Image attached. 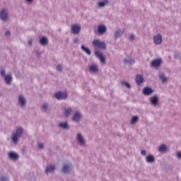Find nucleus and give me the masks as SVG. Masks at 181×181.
<instances>
[{
    "mask_svg": "<svg viewBox=\"0 0 181 181\" xmlns=\"http://www.w3.org/2000/svg\"><path fill=\"white\" fill-rule=\"evenodd\" d=\"M143 94L144 95H152V94H153V89L148 86L144 87L143 89Z\"/></svg>",
    "mask_w": 181,
    "mask_h": 181,
    "instance_id": "12",
    "label": "nucleus"
},
{
    "mask_svg": "<svg viewBox=\"0 0 181 181\" xmlns=\"http://www.w3.org/2000/svg\"><path fill=\"white\" fill-rule=\"evenodd\" d=\"M177 158H178L179 159H181V152L180 151H178L177 153Z\"/></svg>",
    "mask_w": 181,
    "mask_h": 181,
    "instance_id": "42",
    "label": "nucleus"
},
{
    "mask_svg": "<svg viewBox=\"0 0 181 181\" xmlns=\"http://www.w3.org/2000/svg\"><path fill=\"white\" fill-rule=\"evenodd\" d=\"M159 78L161 80L162 83H168V77L163 74H160Z\"/></svg>",
    "mask_w": 181,
    "mask_h": 181,
    "instance_id": "31",
    "label": "nucleus"
},
{
    "mask_svg": "<svg viewBox=\"0 0 181 181\" xmlns=\"http://www.w3.org/2000/svg\"><path fill=\"white\" fill-rule=\"evenodd\" d=\"M54 170H56V166L50 165L46 168L45 173L47 174V173H53V172H54Z\"/></svg>",
    "mask_w": 181,
    "mask_h": 181,
    "instance_id": "21",
    "label": "nucleus"
},
{
    "mask_svg": "<svg viewBox=\"0 0 181 181\" xmlns=\"http://www.w3.org/2000/svg\"><path fill=\"white\" fill-rule=\"evenodd\" d=\"M18 103L22 108H25V107H26L27 102L26 99H25V97H23V95H20L18 97Z\"/></svg>",
    "mask_w": 181,
    "mask_h": 181,
    "instance_id": "14",
    "label": "nucleus"
},
{
    "mask_svg": "<svg viewBox=\"0 0 181 181\" xmlns=\"http://www.w3.org/2000/svg\"><path fill=\"white\" fill-rule=\"evenodd\" d=\"M149 101L151 105H153V107H157V105H159V97H158L156 95L151 96L149 98Z\"/></svg>",
    "mask_w": 181,
    "mask_h": 181,
    "instance_id": "7",
    "label": "nucleus"
},
{
    "mask_svg": "<svg viewBox=\"0 0 181 181\" xmlns=\"http://www.w3.org/2000/svg\"><path fill=\"white\" fill-rule=\"evenodd\" d=\"M26 4H29L30 5L33 4L35 0H25Z\"/></svg>",
    "mask_w": 181,
    "mask_h": 181,
    "instance_id": "38",
    "label": "nucleus"
},
{
    "mask_svg": "<svg viewBox=\"0 0 181 181\" xmlns=\"http://www.w3.org/2000/svg\"><path fill=\"white\" fill-rule=\"evenodd\" d=\"M110 4V1L108 0H102L98 2V6L99 8H104L105 6H107Z\"/></svg>",
    "mask_w": 181,
    "mask_h": 181,
    "instance_id": "18",
    "label": "nucleus"
},
{
    "mask_svg": "<svg viewBox=\"0 0 181 181\" xmlns=\"http://www.w3.org/2000/svg\"><path fill=\"white\" fill-rule=\"evenodd\" d=\"M141 155H142L143 156H146V151L142 150L141 151Z\"/></svg>",
    "mask_w": 181,
    "mask_h": 181,
    "instance_id": "40",
    "label": "nucleus"
},
{
    "mask_svg": "<svg viewBox=\"0 0 181 181\" xmlns=\"http://www.w3.org/2000/svg\"><path fill=\"white\" fill-rule=\"evenodd\" d=\"M92 45L93 47H98V49H102L103 50L107 49V44H105V42H101L100 40H94Z\"/></svg>",
    "mask_w": 181,
    "mask_h": 181,
    "instance_id": "3",
    "label": "nucleus"
},
{
    "mask_svg": "<svg viewBox=\"0 0 181 181\" xmlns=\"http://www.w3.org/2000/svg\"><path fill=\"white\" fill-rule=\"evenodd\" d=\"M5 36L6 37H11V31L8 30L5 33Z\"/></svg>",
    "mask_w": 181,
    "mask_h": 181,
    "instance_id": "37",
    "label": "nucleus"
},
{
    "mask_svg": "<svg viewBox=\"0 0 181 181\" xmlns=\"http://www.w3.org/2000/svg\"><path fill=\"white\" fill-rule=\"evenodd\" d=\"M168 151V146H166V145L165 144H162L158 148V152H160L161 153H166Z\"/></svg>",
    "mask_w": 181,
    "mask_h": 181,
    "instance_id": "23",
    "label": "nucleus"
},
{
    "mask_svg": "<svg viewBox=\"0 0 181 181\" xmlns=\"http://www.w3.org/2000/svg\"><path fill=\"white\" fill-rule=\"evenodd\" d=\"M138 121H139V116H134L131 120L132 125H135Z\"/></svg>",
    "mask_w": 181,
    "mask_h": 181,
    "instance_id": "30",
    "label": "nucleus"
},
{
    "mask_svg": "<svg viewBox=\"0 0 181 181\" xmlns=\"http://www.w3.org/2000/svg\"><path fill=\"white\" fill-rule=\"evenodd\" d=\"M71 170H73V164H71V163L66 162L63 163L62 168L61 169V172H62V173L69 175Z\"/></svg>",
    "mask_w": 181,
    "mask_h": 181,
    "instance_id": "2",
    "label": "nucleus"
},
{
    "mask_svg": "<svg viewBox=\"0 0 181 181\" xmlns=\"http://www.w3.org/2000/svg\"><path fill=\"white\" fill-rule=\"evenodd\" d=\"M174 57L175 59H177V57H179V54H175Z\"/></svg>",
    "mask_w": 181,
    "mask_h": 181,
    "instance_id": "44",
    "label": "nucleus"
},
{
    "mask_svg": "<svg viewBox=\"0 0 181 181\" xmlns=\"http://www.w3.org/2000/svg\"><path fill=\"white\" fill-rule=\"evenodd\" d=\"M59 127L62 128V129H70V126L69 125V123L67 122H60L59 124Z\"/></svg>",
    "mask_w": 181,
    "mask_h": 181,
    "instance_id": "22",
    "label": "nucleus"
},
{
    "mask_svg": "<svg viewBox=\"0 0 181 181\" xmlns=\"http://www.w3.org/2000/svg\"><path fill=\"white\" fill-rule=\"evenodd\" d=\"M1 95H2V94H1V93H0V97H1Z\"/></svg>",
    "mask_w": 181,
    "mask_h": 181,
    "instance_id": "46",
    "label": "nucleus"
},
{
    "mask_svg": "<svg viewBox=\"0 0 181 181\" xmlns=\"http://www.w3.org/2000/svg\"><path fill=\"white\" fill-rule=\"evenodd\" d=\"M55 98L57 100H66V98H67V93L64 92H57L55 93Z\"/></svg>",
    "mask_w": 181,
    "mask_h": 181,
    "instance_id": "9",
    "label": "nucleus"
},
{
    "mask_svg": "<svg viewBox=\"0 0 181 181\" xmlns=\"http://www.w3.org/2000/svg\"><path fill=\"white\" fill-rule=\"evenodd\" d=\"M122 86H125V87H127V88H131V84L128 83L126 81H123L121 83Z\"/></svg>",
    "mask_w": 181,
    "mask_h": 181,
    "instance_id": "35",
    "label": "nucleus"
},
{
    "mask_svg": "<svg viewBox=\"0 0 181 181\" xmlns=\"http://www.w3.org/2000/svg\"><path fill=\"white\" fill-rule=\"evenodd\" d=\"M74 42L75 43H78V38H75V39H74Z\"/></svg>",
    "mask_w": 181,
    "mask_h": 181,
    "instance_id": "43",
    "label": "nucleus"
},
{
    "mask_svg": "<svg viewBox=\"0 0 181 181\" xmlns=\"http://www.w3.org/2000/svg\"><path fill=\"white\" fill-rule=\"evenodd\" d=\"M146 160L148 163H155V157L152 155H148L146 156Z\"/></svg>",
    "mask_w": 181,
    "mask_h": 181,
    "instance_id": "26",
    "label": "nucleus"
},
{
    "mask_svg": "<svg viewBox=\"0 0 181 181\" xmlns=\"http://www.w3.org/2000/svg\"><path fill=\"white\" fill-rule=\"evenodd\" d=\"M71 112H73V109L71 107L65 108L64 110V115H65V117H69V116H71Z\"/></svg>",
    "mask_w": 181,
    "mask_h": 181,
    "instance_id": "19",
    "label": "nucleus"
},
{
    "mask_svg": "<svg viewBox=\"0 0 181 181\" xmlns=\"http://www.w3.org/2000/svg\"><path fill=\"white\" fill-rule=\"evenodd\" d=\"M47 108H49V105H47V103L42 104V110H43V111L47 112Z\"/></svg>",
    "mask_w": 181,
    "mask_h": 181,
    "instance_id": "34",
    "label": "nucleus"
},
{
    "mask_svg": "<svg viewBox=\"0 0 181 181\" xmlns=\"http://www.w3.org/2000/svg\"><path fill=\"white\" fill-rule=\"evenodd\" d=\"M40 43L42 46H47V45H49V40L47 39V37H42L40 40Z\"/></svg>",
    "mask_w": 181,
    "mask_h": 181,
    "instance_id": "20",
    "label": "nucleus"
},
{
    "mask_svg": "<svg viewBox=\"0 0 181 181\" xmlns=\"http://www.w3.org/2000/svg\"><path fill=\"white\" fill-rule=\"evenodd\" d=\"M124 35V31L121 29H118L115 33V39H118V37H121Z\"/></svg>",
    "mask_w": 181,
    "mask_h": 181,
    "instance_id": "25",
    "label": "nucleus"
},
{
    "mask_svg": "<svg viewBox=\"0 0 181 181\" xmlns=\"http://www.w3.org/2000/svg\"><path fill=\"white\" fill-rule=\"evenodd\" d=\"M38 146H39L40 149H43L45 148V145H43V144H42V143H40L38 144Z\"/></svg>",
    "mask_w": 181,
    "mask_h": 181,
    "instance_id": "39",
    "label": "nucleus"
},
{
    "mask_svg": "<svg viewBox=\"0 0 181 181\" xmlns=\"http://www.w3.org/2000/svg\"><path fill=\"white\" fill-rule=\"evenodd\" d=\"M95 55L98 57V59H99L101 63L105 64V56H104L103 52H100V50H96L95 51Z\"/></svg>",
    "mask_w": 181,
    "mask_h": 181,
    "instance_id": "8",
    "label": "nucleus"
},
{
    "mask_svg": "<svg viewBox=\"0 0 181 181\" xmlns=\"http://www.w3.org/2000/svg\"><path fill=\"white\" fill-rule=\"evenodd\" d=\"M8 158L11 159V160H18L19 159V155L16 154V153L11 151L8 154Z\"/></svg>",
    "mask_w": 181,
    "mask_h": 181,
    "instance_id": "17",
    "label": "nucleus"
},
{
    "mask_svg": "<svg viewBox=\"0 0 181 181\" xmlns=\"http://www.w3.org/2000/svg\"><path fill=\"white\" fill-rule=\"evenodd\" d=\"M57 70L58 71H63V66H62V65H58L57 66Z\"/></svg>",
    "mask_w": 181,
    "mask_h": 181,
    "instance_id": "36",
    "label": "nucleus"
},
{
    "mask_svg": "<svg viewBox=\"0 0 181 181\" xmlns=\"http://www.w3.org/2000/svg\"><path fill=\"white\" fill-rule=\"evenodd\" d=\"M124 63H125V64H134V63H135V60L131 58H125L124 59Z\"/></svg>",
    "mask_w": 181,
    "mask_h": 181,
    "instance_id": "28",
    "label": "nucleus"
},
{
    "mask_svg": "<svg viewBox=\"0 0 181 181\" xmlns=\"http://www.w3.org/2000/svg\"><path fill=\"white\" fill-rule=\"evenodd\" d=\"M98 32L99 35H104L107 33V27L104 25H99L98 27Z\"/></svg>",
    "mask_w": 181,
    "mask_h": 181,
    "instance_id": "15",
    "label": "nucleus"
},
{
    "mask_svg": "<svg viewBox=\"0 0 181 181\" xmlns=\"http://www.w3.org/2000/svg\"><path fill=\"white\" fill-rule=\"evenodd\" d=\"M90 71H92V73H97V71H98V66L96 64L91 65L90 66Z\"/></svg>",
    "mask_w": 181,
    "mask_h": 181,
    "instance_id": "29",
    "label": "nucleus"
},
{
    "mask_svg": "<svg viewBox=\"0 0 181 181\" xmlns=\"http://www.w3.org/2000/svg\"><path fill=\"white\" fill-rule=\"evenodd\" d=\"M23 134V128L22 127H17L16 129V132L13 134V136L11 140L13 141V144H18L19 142V138L22 136Z\"/></svg>",
    "mask_w": 181,
    "mask_h": 181,
    "instance_id": "1",
    "label": "nucleus"
},
{
    "mask_svg": "<svg viewBox=\"0 0 181 181\" xmlns=\"http://www.w3.org/2000/svg\"><path fill=\"white\" fill-rule=\"evenodd\" d=\"M0 19L4 22H8V21H9V13H8V9L3 8L0 11Z\"/></svg>",
    "mask_w": 181,
    "mask_h": 181,
    "instance_id": "4",
    "label": "nucleus"
},
{
    "mask_svg": "<svg viewBox=\"0 0 181 181\" xmlns=\"http://www.w3.org/2000/svg\"><path fill=\"white\" fill-rule=\"evenodd\" d=\"M71 30L73 35H78L81 32V27L78 24L72 25Z\"/></svg>",
    "mask_w": 181,
    "mask_h": 181,
    "instance_id": "6",
    "label": "nucleus"
},
{
    "mask_svg": "<svg viewBox=\"0 0 181 181\" xmlns=\"http://www.w3.org/2000/svg\"><path fill=\"white\" fill-rule=\"evenodd\" d=\"M4 81L6 84H7L8 86H11V84H12V75H6L4 76Z\"/></svg>",
    "mask_w": 181,
    "mask_h": 181,
    "instance_id": "16",
    "label": "nucleus"
},
{
    "mask_svg": "<svg viewBox=\"0 0 181 181\" xmlns=\"http://www.w3.org/2000/svg\"><path fill=\"white\" fill-rule=\"evenodd\" d=\"M136 83L137 84V86H139L141 84H142V83H144V77H142V76L141 75H137L136 76Z\"/></svg>",
    "mask_w": 181,
    "mask_h": 181,
    "instance_id": "24",
    "label": "nucleus"
},
{
    "mask_svg": "<svg viewBox=\"0 0 181 181\" xmlns=\"http://www.w3.org/2000/svg\"><path fill=\"white\" fill-rule=\"evenodd\" d=\"M162 64V59H157L152 61L151 66V67L158 68Z\"/></svg>",
    "mask_w": 181,
    "mask_h": 181,
    "instance_id": "11",
    "label": "nucleus"
},
{
    "mask_svg": "<svg viewBox=\"0 0 181 181\" xmlns=\"http://www.w3.org/2000/svg\"><path fill=\"white\" fill-rule=\"evenodd\" d=\"M76 141L78 145L81 146H86V139H84V136L81 133H78L76 136Z\"/></svg>",
    "mask_w": 181,
    "mask_h": 181,
    "instance_id": "5",
    "label": "nucleus"
},
{
    "mask_svg": "<svg viewBox=\"0 0 181 181\" xmlns=\"http://www.w3.org/2000/svg\"><path fill=\"white\" fill-rule=\"evenodd\" d=\"M135 40V35L134 34H132L129 38V40Z\"/></svg>",
    "mask_w": 181,
    "mask_h": 181,
    "instance_id": "41",
    "label": "nucleus"
},
{
    "mask_svg": "<svg viewBox=\"0 0 181 181\" xmlns=\"http://www.w3.org/2000/svg\"><path fill=\"white\" fill-rule=\"evenodd\" d=\"M153 42L155 45H162V35L158 34L154 35L153 38Z\"/></svg>",
    "mask_w": 181,
    "mask_h": 181,
    "instance_id": "10",
    "label": "nucleus"
},
{
    "mask_svg": "<svg viewBox=\"0 0 181 181\" xmlns=\"http://www.w3.org/2000/svg\"><path fill=\"white\" fill-rule=\"evenodd\" d=\"M28 43H29V45H32V40H30V41L28 42Z\"/></svg>",
    "mask_w": 181,
    "mask_h": 181,
    "instance_id": "45",
    "label": "nucleus"
},
{
    "mask_svg": "<svg viewBox=\"0 0 181 181\" xmlns=\"http://www.w3.org/2000/svg\"><path fill=\"white\" fill-rule=\"evenodd\" d=\"M6 71L5 70V68H0V76H1V77H5L6 75Z\"/></svg>",
    "mask_w": 181,
    "mask_h": 181,
    "instance_id": "32",
    "label": "nucleus"
},
{
    "mask_svg": "<svg viewBox=\"0 0 181 181\" xmlns=\"http://www.w3.org/2000/svg\"><path fill=\"white\" fill-rule=\"evenodd\" d=\"M81 50H83V52L86 53V54H88V56L91 55V50L90 49H88V47H87L84 45H81Z\"/></svg>",
    "mask_w": 181,
    "mask_h": 181,
    "instance_id": "27",
    "label": "nucleus"
},
{
    "mask_svg": "<svg viewBox=\"0 0 181 181\" xmlns=\"http://www.w3.org/2000/svg\"><path fill=\"white\" fill-rule=\"evenodd\" d=\"M0 181H9V176H8V175H1L0 177Z\"/></svg>",
    "mask_w": 181,
    "mask_h": 181,
    "instance_id": "33",
    "label": "nucleus"
},
{
    "mask_svg": "<svg viewBox=\"0 0 181 181\" xmlns=\"http://www.w3.org/2000/svg\"><path fill=\"white\" fill-rule=\"evenodd\" d=\"M81 119V113L80 112L77 111L74 113V115L72 117V121L74 122H78Z\"/></svg>",
    "mask_w": 181,
    "mask_h": 181,
    "instance_id": "13",
    "label": "nucleus"
}]
</instances>
